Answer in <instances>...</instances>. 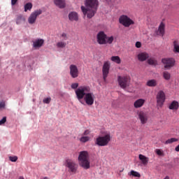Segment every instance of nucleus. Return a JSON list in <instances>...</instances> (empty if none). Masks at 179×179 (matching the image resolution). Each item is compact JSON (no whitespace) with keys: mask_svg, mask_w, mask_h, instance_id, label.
I'll return each mask as SVG.
<instances>
[{"mask_svg":"<svg viewBox=\"0 0 179 179\" xmlns=\"http://www.w3.org/2000/svg\"><path fill=\"white\" fill-rule=\"evenodd\" d=\"M135 45H142V43L140 41H137Z\"/></svg>","mask_w":179,"mask_h":179,"instance_id":"43","label":"nucleus"},{"mask_svg":"<svg viewBox=\"0 0 179 179\" xmlns=\"http://www.w3.org/2000/svg\"><path fill=\"white\" fill-rule=\"evenodd\" d=\"M43 13V10H36L34 12L31 13L28 18V22L29 24H34L36 23V20H37V16H40Z\"/></svg>","mask_w":179,"mask_h":179,"instance_id":"10","label":"nucleus"},{"mask_svg":"<svg viewBox=\"0 0 179 179\" xmlns=\"http://www.w3.org/2000/svg\"><path fill=\"white\" fill-rule=\"evenodd\" d=\"M50 101H51V97H48V98L45 99V103L46 104H50Z\"/></svg>","mask_w":179,"mask_h":179,"instance_id":"39","label":"nucleus"},{"mask_svg":"<svg viewBox=\"0 0 179 179\" xmlns=\"http://www.w3.org/2000/svg\"><path fill=\"white\" fill-rule=\"evenodd\" d=\"M33 9V3H27L24 6V11L27 12Z\"/></svg>","mask_w":179,"mask_h":179,"instance_id":"24","label":"nucleus"},{"mask_svg":"<svg viewBox=\"0 0 179 179\" xmlns=\"http://www.w3.org/2000/svg\"><path fill=\"white\" fill-rule=\"evenodd\" d=\"M6 122V117H3L2 120H0V125H3Z\"/></svg>","mask_w":179,"mask_h":179,"instance_id":"36","label":"nucleus"},{"mask_svg":"<svg viewBox=\"0 0 179 179\" xmlns=\"http://www.w3.org/2000/svg\"><path fill=\"white\" fill-rule=\"evenodd\" d=\"M162 75L165 80H170V79H171V74L169 71H164Z\"/></svg>","mask_w":179,"mask_h":179,"instance_id":"25","label":"nucleus"},{"mask_svg":"<svg viewBox=\"0 0 179 179\" xmlns=\"http://www.w3.org/2000/svg\"><path fill=\"white\" fill-rule=\"evenodd\" d=\"M78 87H79V83H73L71 84V89H76V90H78Z\"/></svg>","mask_w":179,"mask_h":179,"instance_id":"34","label":"nucleus"},{"mask_svg":"<svg viewBox=\"0 0 179 179\" xmlns=\"http://www.w3.org/2000/svg\"><path fill=\"white\" fill-rule=\"evenodd\" d=\"M137 115H138V119L141 121V124H142L143 125H145V124L148 122V120H149V115L148 114V113L143 110H141L138 112Z\"/></svg>","mask_w":179,"mask_h":179,"instance_id":"12","label":"nucleus"},{"mask_svg":"<svg viewBox=\"0 0 179 179\" xmlns=\"http://www.w3.org/2000/svg\"><path fill=\"white\" fill-rule=\"evenodd\" d=\"M90 156L89 152L81 151L78 155V163L80 167H82L85 170H89L90 169Z\"/></svg>","mask_w":179,"mask_h":179,"instance_id":"3","label":"nucleus"},{"mask_svg":"<svg viewBox=\"0 0 179 179\" xmlns=\"http://www.w3.org/2000/svg\"><path fill=\"white\" fill-rule=\"evenodd\" d=\"M173 142H178V139L176 138H171L168 139L166 142H165V145H169L170 143H173Z\"/></svg>","mask_w":179,"mask_h":179,"instance_id":"30","label":"nucleus"},{"mask_svg":"<svg viewBox=\"0 0 179 179\" xmlns=\"http://www.w3.org/2000/svg\"><path fill=\"white\" fill-rule=\"evenodd\" d=\"M162 62L164 64L166 69H171V68L176 65V59L173 58L162 59Z\"/></svg>","mask_w":179,"mask_h":179,"instance_id":"11","label":"nucleus"},{"mask_svg":"<svg viewBox=\"0 0 179 179\" xmlns=\"http://www.w3.org/2000/svg\"><path fill=\"white\" fill-rule=\"evenodd\" d=\"M19 179H24V178L23 176H20Z\"/></svg>","mask_w":179,"mask_h":179,"instance_id":"46","label":"nucleus"},{"mask_svg":"<svg viewBox=\"0 0 179 179\" xmlns=\"http://www.w3.org/2000/svg\"><path fill=\"white\" fill-rule=\"evenodd\" d=\"M70 69V76L73 79H76V78H78L79 76V69H78V66L75 64H71L69 66Z\"/></svg>","mask_w":179,"mask_h":179,"instance_id":"14","label":"nucleus"},{"mask_svg":"<svg viewBox=\"0 0 179 179\" xmlns=\"http://www.w3.org/2000/svg\"><path fill=\"white\" fill-rule=\"evenodd\" d=\"M110 59L113 62H115V64H121V59L118 56H113Z\"/></svg>","mask_w":179,"mask_h":179,"instance_id":"27","label":"nucleus"},{"mask_svg":"<svg viewBox=\"0 0 179 179\" xmlns=\"http://www.w3.org/2000/svg\"><path fill=\"white\" fill-rule=\"evenodd\" d=\"M179 104L177 101H173L169 106L170 110H178Z\"/></svg>","mask_w":179,"mask_h":179,"instance_id":"23","label":"nucleus"},{"mask_svg":"<svg viewBox=\"0 0 179 179\" xmlns=\"http://www.w3.org/2000/svg\"><path fill=\"white\" fill-rule=\"evenodd\" d=\"M59 47H64V46H59Z\"/></svg>","mask_w":179,"mask_h":179,"instance_id":"52","label":"nucleus"},{"mask_svg":"<svg viewBox=\"0 0 179 179\" xmlns=\"http://www.w3.org/2000/svg\"><path fill=\"white\" fill-rule=\"evenodd\" d=\"M44 44L43 39H35L33 41V45H43Z\"/></svg>","mask_w":179,"mask_h":179,"instance_id":"26","label":"nucleus"},{"mask_svg":"<svg viewBox=\"0 0 179 179\" xmlns=\"http://www.w3.org/2000/svg\"><path fill=\"white\" fill-rule=\"evenodd\" d=\"M1 108H5V102H0V110Z\"/></svg>","mask_w":179,"mask_h":179,"instance_id":"40","label":"nucleus"},{"mask_svg":"<svg viewBox=\"0 0 179 179\" xmlns=\"http://www.w3.org/2000/svg\"><path fill=\"white\" fill-rule=\"evenodd\" d=\"M164 179H170L169 176H166Z\"/></svg>","mask_w":179,"mask_h":179,"instance_id":"49","label":"nucleus"},{"mask_svg":"<svg viewBox=\"0 0 179 179\" xmlns=\"http://www.w3.org/2000/svg\"><path fill=\"white\" fill-rule=\"evenodd\" d=\"M89 141H90V137H89V136H83L80 138V141H81L82 143H86V142H89Z\"/></svg>","mask_w":179,"mask_h":179,"instance_id":"28","label":"nucleus"},{"mask_svg":"<svg viewBox=\"0 0 179 179\" xmlns=\"http://www.w3.org/2000/svg\"><path fill=\"white\" fill-rule=\"evenodd\" d=\"M138 159L139 160H141L142 164H143L144 166H148V163H149V157H147L146 156L140 154L138 155Z\"/></svg>","mask_w":179,"mask_h":179,"instance_id":"18","label":"nucleus"},{"mask_svg":"<svg viewBox=\"0 0 179 179\" xmlns=\"http://www.w3.org/2000/svg\"><path fill=\"white\" fill-rule=\"evenodd\" d=\"M26 22V18L22 15H18L16 17V23L17 24H22V23H24Z\"/></svg>","mask_w":179,"mask_h":179,"instance_id":"21","label":"nucleus"},{"mask_svg":"<svg viewBox=\"0 0 179 179\" xmlns=\"http://www.w3.org/2000/svg\"><path fill=\"white\" fill-rule=\"evenodd\" d=\"M145 100L143 99H137L134 103V108H141V107H143V104H145Z\"/></svg>","mask_w":179,"mask_h":179,"instance_id":"17","label":"nucleus"},{"mask_svg":"<svg viewBox=\"0 0 179 179\" xmlns=\"http://www.w3.org/2000/svg\"><path fill=\"white\" fill-rule=\"evenodd\" d=\"M99 44H111L114 41V36H107L104 31H101L96 35Z\"/></svg>","mask_w":179,"mask_h":179,"instance_id":"4","label":"nucleus"},{"mask_svg":"<svg viewBox=\"0 0 179 179\" xmlns=\"http://www.w3.org/2000/svg\"><path fill=\"white\" fill-rule=\"evenodd\" d=\"M174 52H179V45H175L173 48Z\"/></svg>","mask_w":179,"mask_h":179,"instance_id":"38","label":"nucleus"},{"mask_svg":"<svg viewBox=\"0 0 179 179\" xmlns=\"http://www.w3.org/2000/svg\"><path fill=\"white\" fill-rule=\"evenodd\" d=\"M119 23H120V24H122V26H124V27H129V26L135 24V22L125 15H122L119 17Z\"/></svg>","mask_w":179,"mask_h":179,"instance_id":"8","label":"nucleus"},{"mask_svg":"<svg viewBox=\"0 0 179 179\" xmlns=\"http://www.w3.org/2000/svg\"><path fill=\"white\" fill-rule=\"evenodd\" d=\"M65 166L69 169V173H73V174H76V171H78V169L79 167V165L71 159L66 160Z\"/></svg>","mask_w":179,"mask_h":179,"instance_id":"7","label":"nucleus"},{"mask_svg":"<svg viewBox=\"0 0 179 179\" xmlns=\"http://www.w3.org/2000/svg\"><path fill=\"white\" fill-rule=\"evenodd\" d=\"M54 3L56 6H58L61 9L65 8V0H54Z\"/></svg>","mask_w":179,"mask_h":179,"instance_id":"19","label":"nucleus"},{"mask_svg":"<svg viewBox=\"0 0 179 179\" xmlns=\"http://www.w3.org/2000/svg\"><path fill=\"white\" fill-rule=\"evenodd\" d=\"M85 6H81V10L84 15L88 17V19H92L96 12H97V8H99V1L98 0H85Z\"/></svg>","mask_w":179,"mask_h":179,"instance_id":"2","label":"nucleus"},{"mask_svg":"<svg viewBox=\"0 0 179 179\" xmlns=\"http://www.w3.org/2000/svg\"><path fill=\"white\" fill-rule=\"evenodd\" d=\"M164 101H166V94L163 90H160L157 94V103L159 107H163V104H164Z\"/></svg>","mask_w":179,"mask_h":179,"instance_id":"9","label":"nucleus"},{"mask_svg":"<svg viewBox=\"0 0 179 179\" xmlns=\"http://www.w3.org/2000/svg\"><path fill=\"white\" fill-rule=\"evenodd\" d=\"M69 19L71 22H78L79 20V16L78 15V13L73 11L69 14Z\"/></svg>","mask_w":179,"mask_h":179,"instance_id":"16","label":"nucleus"},{"mask_svg":"<svg viewBox=\"0 0 179 179\" xmlns=\"http://www.w3.org/2000/svg\"><path fill=\"white\" fill-rule=\"evenodd\" d=\"M148 63L149 65H154L156 66L157 64V61L153 58H150L148 59Z\"/></svg>","mask_w":179,"mask_h":179,"instance_id":"31","label":"nucleus"},{"mask_svg":"<svg viewBox=\"0 0 179 179\" xmlns=\"http://www.w3.org/2000/svg\"><path fill=\"white\" fill-rule=\"evenodd\" d=\"M45 179H48L47 178H45Z\"/></svg>","mask_w":179,"mask_h":179,"instance_id":"53","label":"nucleus"},{"mask_svg":"<svg viewBox=\"0 0 179 179\" xmlns=\"http://www.w3.org/2000/svg\"><path fill=\"white\" fill-rule=\"evenodd\" d=\"M102 73L103 80L106 82L107 80V76L110 73V62H105L102 67Z\"/></svg>","mask_w":179,"mask_h":179,"instance_id":"13","label":"nucleus"},{"mask_svg":"<svg viewBox=\"0 0 179 179\" xmlns=\"http://www.w3.org/2000/svg\"><path fill=\"white\" fill-rule=\"evenodd\" d=\"M149 58V55L146 52H141L138 55V61H146V59Z\"/></svg>","mask_w":179,"mask_h":179,"instance_id":"20","label":"nucleus"},{"mask_svg":"<svg viewBox=\"0 0 179 179\" xmlns=\"http://www.w3.org/2000/svg\"><path fill=\"white\" fill-rule=\"evenodd\" d=\"M146 85L148 87H156L157 85V80L155 79L149 80L147 81Z\"/></svg>","mask_w":179,"mask_h":179,"instance_id":"22","label":"nucleus"},{"mask_svg":"<svg viewBox=\"0 0 179 179\" xmlns=\"http://www.w3.org/2000/svg\"><path fill=\"white\" fill-rule=\"evenodd\" d=\"M129 176H132L133 177H138L139 178L141 177V173L135 171H131L130 173H129Z\"/></svg>","mask_w":179,"mask_h":179,"instance_id":"29","label":"nucleus"},{"mask_svg":"<svg viewBox=\"0 0 179 179\" xmlns=\"http://www.w3.org/2000/svg\"><path fill=\"white\" fill-rule=\"evenodd\" d=\"M34 50H37V48H40V45H34Z\"/></svg>","mask_w":179,"mask_h":179,"instance_id":"45","label":"nucleus"},{"mask_svg":"<svg viewBox=\"0 0 179 179\" xmlns=\"http://www.w3.org/2000/svg\"><path fill=\"white\" fill-rule=\"evenodd\" d=\"M57 45H62V43H57Z\"/></svg>","mask_w":179,"mask_h":179,"instance_id":"50","label":"nucleus"},{"mask_svg":"<svg viewBox=\"0 0 179 179\" xmlns=\"http://www.w3.org/2000/svg\"><path fill=\"white\" fill-rule=\"evenodd\" d=\"M9 160L13 162H17V156L9 157Z\"/></svg>","mask_w":179,"mask_h":179,"instance_id":"35","label":"nucleus"},{"mask_svg":"<svg viewBox=\"0 0 179 179\" xmlns=\"http://www.w3.org/2000/svg\"><path fill=\"white\" fill-rule=\"evenodd\" d=\"M43 103H45V99H44L43 100Z\"/></svg>","mask_w":179,"mask_h":179,"instance_id":"51","label":"nucleus"},{"mask_svg":"<svg viewBox=\"0 0 179 179\" xmlns=\"http://www.w3.org/2000/svg\"><path fill=\"white\" fill-rule=\"evenodd\" d=\"M136 48H141V45H136Z\"/></svg>","mask_w":179,"mask_h":179,"instance_id":"47","label":"nucleus"},{"mask_svg":"<svg viewBox=\"0 0 179 179\" xmlns=\"http://www.w3.org/2000/svg\"><path fill=\"white\" fill-rule=\"evenodd\" d=\"M61 38L63 40H68V38H69V35H68L66 33L63 32L61 35Z\"/></svg>","mask_w":179,"mask_h":179,"instance_id":"32","label":"nucleus"},{"mask_svg":"<svg viewBox=\"0 0 179 179\" xmlns=\"http://www.w3.org/2000/svg\"><path fill=\"white\" fill-rule=\"evenodd\" d=\"M117 83L121 89H127L131 85V78L129 76H118Z\"/></svg>","mask_w":179,"mask_h":179,"instance_id":"5","label":"nucleus"},{"mask_svg":"<svg viewBox=\"0 0 179 179\" xmlns=\"http://www.w3.org/2000/svg\"><path fill=\"white\" fill-rule=\"evenodd\" d=\"M176 152H179V145L175 148Z\"/></svg>","mask_w":179,"mask_h":179,"instance_id":"44","label":"nucleus"},{"mask_svg":"<svg viewBox=\"0 0 179 179\" xmlns=\"http://www.w3.org/2000/svg\"><path fill=\"white\" fill-rule=\"evenodd\" d=\"M83 135L84 136H87V135H90V131L89 129H87L84 131V133L83 134Z\"/></svg>","mask_w":179,"mask_h":179,"instance_id":"37","label":"nucleus"},{"mask_svg":"<svg viewBox=\"0 0 179 179\" xmlns=\"http://www.w3.org/2000/svg\"><path fill=\"white\" fill-rule=\"evenodd\" d=\"M173 45H179V41L178 40H175L173 41Z\"/></svg>","mask_w":179,"mask_h":179,"instance_id":"42","label":"nucleus"},{"mask_svg":"<svg viewBox=\"0 0 179 179\" xmlns=\"http://www.w3.org/2000/svg\"><path fill=\"white\" fill-rule=\"evenodd\" d=\"M124 171V169H122V170L120 171V173H122Z\"/></svg>","mask_w":179,"mask_h":179,"instance_id":"48","label":"nucleus"},{"mask_svg":"<svg viewBox=\"0 0 179 179\" xmlns=\"http://www.w3.org/2000/svg\"><path fill=\"white\" fill-rule=\"evenodd\" d=\"M76 96L81 103V104H85L82 101V99H84V101L86 103L87 106H93L94 104V99L96 96L93 92H90V87L89 86H80L78 89L75 91Z\"/></svg>","mask_w":179,"mask_h":179,"instance_id":"1","label":"nucleus"},{"mask_svg":"<svg viewBox=\"0 0 179 179\" xmlns=\"http://www.w3.org/2000/svg\"><path fill=\"white\" fill-rule=\"evenodd\" d=\"M111 141V135L106 134L103 136H99L96 138L95 145L97 146H107Z\"/></svg>","mask_w":179,"mask_h":179,"instance_id":"6","label":"nucleus"},{"mask_svg":"<svg viewBox=\"0 0 179 179\" xmlns=\"http://www.w3.org/2000/svg\"><path fill=\"white\" fill-rule=\"evenodd\" d=\"M166 33V24L164 22H161L158 29L155 31V34L156 36H159L160 37H163Z\"/></svg>","mask_w":179,"mask_h":179,"instance_id":"15","label":"nucleus"},{"mask_svg":"<svg viewBox=\"0 0 179 179\" xmlns=\"http://www.w3.org/2000/svg\"><path fill=\"white\" fill-rule=\"evenodd\" d=\"M155 152L158 156H164V153L160 149H157Z\"/></svg>","mask_w":179,"mask_h":179,"instance_id":"33","label":"nucleus"},{"mask_svg":"<svg viewBox=\"0 0 179 179\" xmlns=\"http://www.w3.org/2000/svg\"><path fill=\"white\" fill-rule=\"evenodd\" d=\"M17 2V0H11V5L12 6H15Z\"/></svg>","mask_w":179,"mask_h":179,"instance_id":"41","label":"nucleus"}]
</instances>
